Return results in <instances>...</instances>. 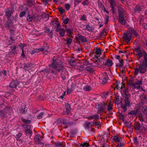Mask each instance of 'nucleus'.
Segmentation results:
<instances>
[{"instance_id":"obj_1","label":"nucleus","mask_w":147,"mask_h":147,"mask_svg":"<svg viewBox=\"0 0 147 147\" xmlns=\"http://www.w3.org/2000/svg\"><path fill=\"white\" fill-rule=\"evenodd\" d=\"M58 57H53L52 59V63L49 66V69L42 70V71L49 73L50 71L51 72L56 75L61 71L65 72V73L67 72L66 69L61 65L58 63Z\"/></svg>"},{"instance_id":"obj_2","label":"nucleus","mask_w":147,"mask_h":147,"mask_svg":"<svg viewBox=\"0 0 147 147\" xmlns=\"http://www.w3.org/2000/svg\"><path fill=\"white\" fill-rule=\"evenodd\" d=\"M51 24L54 25L55 27H57L56 31L57 32H59L60 36L61 37L64 36L65 34V30L63 28H59L60 25L59 23H58L56 21H55L51 22Z\"/></svg>"},{"instance_id":"obj_3","label":"nucleus","mask_w":147,"mask_h":147,"mask_svg":"<svg viewBox=\"0 0 147 147\" xmlns=\"http://www.w3.org/2000/svg\"><path fill=\"white\" fill-rule=\"evenodd\" d=\"M94 61H93V62L91 63H89V62L87 61H85V63L86 65H90V66H97L98 67H100L101 65H100V63L101 61V60L98 59L97 56L94 58Z\"/></svg>"},{"instance_id":"obj_4","label":"nucleus","mask_w":147,"mask_h":147,"mask_svg":"<svg viewBox=\"0 0 147 147\" xmlns=\"http://www.w3.org/2000/svg\"><path fill=\"white\" fill-rule=\"evenodd\" d=\"M125 102L124 105L122 104H121V107L123 109V111L124 112H125L127 110L126 107H129L130 106V104L131 102V101L129 100V98L126 97L124 100Z\"/></svg>"},{"instance_id":"obj_5","label":"nucleus","mask_w":147,"mask_h":147,"mask_svg":"<svg viewBox=\"0 0 147 147\" xmlns=\"http://www.w3.org/2000/svg\"><path fill=\"white\" fill-rule=\"evenodd\" d=\"M123 37L124 41L128 44L131 38V34L128 31L127 33L124 34Z\"/></svg>"},{"instance_id":"obj_6","label":"nucleus","mask_w":147,"mask_h":147,"mask_svg":"<svg viewBox=\"0 0 147 147\" xmlns=\"http://www.w3.org/2000/svg\"><path fill=\"white\" fill-rule=\"evenodd\" d=\"M147 65L145 64L142 63L139 65V69L140 73L141 74H144L146 71Z\"/></svg>"},{"instance_id":"obj_7","label":"nucleus","mask_w":147,"mask_h":147,"mask_svg":"<svg viewBox=\"0 0 147 147\" xmlns=\"http://www.w3.org/2000/svg\"><path fill=\"white\" fill-rule=\"evenodd\" d=\"M119 18H126L127 16V13L123 10H118Z\"/></svg>"},{"instance_id":"obj_8","label":"nucleus","mask_w":147,"mask_h":147,"mask_svg":"<svg viewBox=\"0 0 147 147\" xmlns=\"http://www.w3.org/2000/svg\"><path fill=\"white\" fill-rule=\"evenodd\" d=\"M19 82L17 80L12 81L9 86L11 88H16L17 84L19 83Z\"/></svg>"},{"instance_id":"obj_9","label":"nucleus","mask_w":147,"mask_h":147,"mask_svg":"<svg viewBox=\"0 0 147 147\" xmlns=\"http://www.w3.org/2000/svg\"><path fill=\"white\" fill-rule=\"evenodd\" d=\"M135 50L136 52L137 55H138L140 58L142 57L143 55V51H142L139 48L137 47L135 49Z\"/></svg>"},{"instance_id":"obj_10","label":"nucleus","mask_w":147,"mask_h":147,"mask_svg":"<svg viewBox=\"0 0 147 147\" xmlns=\"http://www.w3.org/2000/svg\"><path fill=\"white\" fill-rule=\"evenodd\" d=\"M65 31H66L68 34L70 35H71L72 34L73 28L71 26H66L65 27Z\"/></svg>"},{"instance_id":"obj_11","label":"nucleus","mask_w":147,"mask_h":147,"mask_svg":"<svg viewBox=\"0 0 147 147\" xmlns=\"http://www.w3.org/2000/svg\"><path fill=\"white\" fill-rule=\"evenodd\" d=\"M54 144L57 147H65V143L63 142H55Z\"/></svg>"},{"instance_id":"obj_12","label":"nucleus","mask_w":147,"mask_h":147,"mask_svg":"<svg viewBox=\"0 0 147 147\" xmlns=\"http://www.w3.org/2000/svg\"><path fill=\"white\" fill-rule=\"evenodd\" d=\"M14 10H6L5 11L6 16L8 18H9L13 14Z\"/></svg>"},{"instance_id":"obj_13","label":"nucleus","mask_w":147,"mask_h":147,"mask_svg":"<svg viewBox=\"0 0 147 147\" xmlns=\"http://www.w3.org/2000/svg\"><path fill=\"white\" fill-rule=\"evenodd\" d=\"M115 58L117 59H118L120 63L119 64V66H123L124 64L123 60L121 59L120 56L119 55H116L115 56Z\"/></svg>"},{"instance_id":"obj_14","label":"nucleus","mask_w":147,"mask_h":147,"mask_svg":"<svg viewBox=\"0 0 147 147\" xmlns=\"http://www.w3.org/2000/svg\"><path fill=\"white\" fill-rule=\"evenodd\" d=\"M61 123L63 125V127L65 128H66L68 127L69 123L65 119H63L61 121Z\"/></svg>"},{"instance_id":"obj_15","label":"nucleus","mask_w":147,"mask_h":147,"mask_svg":"<svg viewBox=\"0 0 147 147\" xmlns=\"http://www.w3.org/2000/svg\"><path fill=\"white\" fill-rule=\"evenodd\" d=\"M30 128H27L25 129L24 130V132L27 136H29L30 137L32 136V132L31 130H30Z\"/></svg>"},{"instance_id":"obj_16","label":"nucleus","mask_w":147,"mask_h":147,"mask_svg":"<svg viewBox=\"0 0 147 147\" xmlns=\"http://www.w3.org/2000/svg\"><path fill=\"white\" fill-rule=\"evenodd\" d=\"M53 31V30H50V28H47L45 31V32L46 33H49V36H50L51 38H53L52 32Z\"/></svg>"},{"instance_id":"obj_17","label":"nucleus","mask_w":147,"mask_h":147,"mask_svg":"<svg viewBox=\"0 0 147 147\" xmlns=\"http://www.w3.org/2000/svg\"><path fill=\"white\" fill-rule=\"evenodd\" d=\"M5 27L7 28H10L12 26V23L11 20L9 19L5 25Z\"/></svg>"},{"instance_id":"obj_18","label":"nucleus","mask_w":147,"mask_h":147,"mask_svg":"<svg viewBox=\"0 0 147 147\" xmlns=\"http://www.w3.org/2000/svg\"><path fill=\"white\" fill-rule=\"evenodd\" d=\"M10 39L12 41H14L16 40V38L14 37L15 32L13 30H10Z\"/></svg>"},{"instance_id":"obj_19","label":"nucleus","mask_w":147,"mask_h":147,"mask_svg":"<svg viewBox=\"0 0 147 147\" xmlns=\"http://www.w3.org/2000/svg\"><path fill=\"white\" fill-rule=\"evenodd\" d=\"M106 31L107 29L105 28H104L100 33L99 36V37L101 38L106 36L107 34Z\"/></svg>"},{"instance_id":"obj_20","label":"nucleus","mask_w":147,"mask_h":147,"mask_svg":"<svg viewBox=\"0 0 147 147\" xmlns=\"http://www.w3.org/2000/svg\"><path fill=\"white\" fill-rule=\"evenodd\" d=\"M43 137L40 136L38 134L36 135L34 137V140L35 141L37 142L41 141Z\"/></svg>"},{"instance_id":"obj_21","label":"nucleus","mask_w":147,"mask_h":147,"mask_svg":"<svg viewBox=\"0 0 147 147\" xmlns=\"http://www.w3.org/2000/svg\"><path fill=\"white\" fill-rule=\"evenodd\" d=\"M125 18H119L118 20L119 22L123 25H125L126 23L125 19Z\"/></svg>"},{"instance_id":"obj_22","label":"nucleus","mask_w":147,"mask_h":147,"mask_svg":"<svg viewBox=\"0 0 147 147\" xmlns=\"http://www.w3.org/2000/svg\"><path fill=\"white\" fill-rule=\"evenodd\" d=\"M78 39L81 41V42H85L86 41V37L83 36L80 34L78 35Z\"/></svg>"},{"instance_id":"obj_23","label":"nucleus","mask_w":147,"mask_h":147,"mask_svg":"<svg viewBox=\"0 0 147 147\" xmlns=\"http://www.w3.org/2000/svg\"><path fill=\"white\" fill-rule=\"evenodd\" d=\"M24 67L25 68H29L31 69V68L33 67V65L31 63H24Z\"/></svg>"},{"instance_id":"obj_24","label":"nucleus","mask_w":147,"mask_h":147,"mask_svg":"<svg viewBox=\"0 0 147 147\" xmlns=\"http://www.w3.org/2000/svg\"><path fill=\"white\" fill-rule=\"evenodd\" d=\"M99 117L98 115H94L90 116L89 117H86V118L90 119H98Z\"/></svg>"},{"instance_id":"obj_25","label":"nucleus","mask_w":147,"mask_h":147,"mask_svg":"<svg viewBox=\"0 0 147 147\" xmlns=\"http://www.w3.org/2000/svg\"><path fill=\"white\" fill-rule=\"evenodd\" d=\"M122 96L123 97H127L128 95V92L127 89H125L122 93Z\"/></svg>"},{"instance_id":"obj_26","label":"nucleus","mask_w":147,"mask_h":147,"mask_svg":"<svg viewBox=\"0 0 147 147\" xmlns=\"http://www.w3.org/2000/svg\"><path fill=\"white\" fill-rule=\"evenodd\" d=\"M112 61L111 60L108 59L106 60V62L105 63V65L108 67H110L112 65Z\"/></svg>"},{"instance_id":"obj_27","label":"nucleus","mask_w":147,"mask_h":147,"mask_svg":"<svg viewBox=\"0 0 147 147\" xmlns=\"http://www.w3.org/2000/svg\"><path fill=\"white\" fill-rule=\"evenodd\" d=\"M110 3L111 8L113 9L115 8V7L116 6V4L114 0H109Z\"/></svg>"},{"instance_id":"obj_28","label":"nucleus","mask_w":147,"mask_h":147,"mask_svg":"<svg viewBox=\"0 0 147 147\" xmlns=\"http://www.w3.org/2000/svg\"><path fill=\"white\" fill-rule=\"evenodd\" d=\"M49 48L48 46H46L45 47H43L41 48L38 49L37 50L38 52L42 51H47Z\"/></svg>"},{"instance_id":"obj_29","label":"nucleus","mask_w":147,"mask_h":147,"mask_svg":"<svg viewBox=\"0 0 147 147\" xmlns=\"http://www.w3.org/2000/svg\"><path fill=\"white\" fill-rule=\"evenodd\" d=\"M94 53H95L97 55H100L101 54V50L100 49L98 48H96L94 50Z\"/></svg>"},{"instance_id":"obj_30","label":"nucleus","mask_w":147,"mask_h":147,"mask_svg":"<svg viewBox=\"0 0 147 147\" xmlns=\"http://www.w3.org/2000/svg\"><path fill=\"white\" fill-rule=\"evenodd\" d=\"M6 114L3 110H0V117L1 119H3L5 117Z\"/></svg>"},{"instance_id":"obj_31","label":"nucleus","mask_w":147,"mask_h":147,"mask_svg":"<svg viewBox=\"0 0 147 147\" xmlns=\"http://www.w3.org/2000/svg\"><path fill=\"white\" fill-rule=\"evenodd\" d=\"M140 124L139 123L137 122L134 124L135 129L137 130H139L140 129Z\"/></svg>"},{"instance_id":"obj_32","label":"nucleus","mask_w":147,"mask_h":147,"mask_svg":"<svg viewBox=\"0 0 147 147\" xmlns=\"http://www.w3.org/2000/svg\"><path fill=\"white\" fill-rule=\"evenodd\" d=\"M90 67H90H86L85 70L86 71L90 73H93L94 72V70L92 68Z\"/></svg>"},{"instance_id":"obj_33","label":"nucleus","mask_w":147,"mask_h":147,"mask_svg":"<svg viewBox=\"0 0 147 147\" xmlns=\"http://www.w3.org/2000/svg\"><path fill=\"white\" fill-rule=\"evenodd\" d=\"M65 106L66 112L68 113L69 112L71 109V106L67 103L65 104Z\"/></svg>"},{"instance_id":"obj_34","label":"nucleus","mask_w":147,"mask_h":147,"mask_svg":"<svg viewBox=\"0 0 147 147\" xmlns=\"http://www.w3.org/2000/svg\"><path fill=\"white\" fill-rule=\"evenodd\" d=\"M129 32L131 33V35L132 34H134L135 36H137L138 35V33L134 29H131Z\"/></svg>"},{"instance_id":"obj_35","label":"nucleus","mask_w":147,"mask_h":147,"mask_svg":"<svg viewBox=\"0 0 147 147\" xmlns=\"http://www.w3.org/2000/svg\"><path fill=\"white\" fill-rule=\"evenodd\" d=\"M41 17L42 18H46L47 19V20L49 19V15L48 14H47L45 13H42L41 15Z\"/></svg>"},{"instance_id":"obj_36","label":"nucleus","mask_w":147,"mask_h":147,"mask_svg":"<svg viewBox=\"0 0 147 147\" xmlns=\"http://www.w3.org/2000/svg\"><path fill=\"white\" fill-rule=\"evenodd\" d=\"M97 106L98 107V108L99 109L100 111H103V110H104L102 104L100 103L98 104Z\"/></svg>"},{"instance_id":"obj_37","label":"nucleus","mask_w":147,"mask_h":147,"mask_svg":"<svg viewBox=\"0 0 147 147\" xmlns=\"http://www.w3.org/2000/svg\"><path fill=\"white\" fill-rule=\"evenodd\" d=\"M138 113V110L137 109L135 111H132L128 113L129 115H134V114L135 115H136Z\"/></svg>"},{"instance_id":"obj_38","label":"nucleus","mask_w":147,"mask_h":147,"mask_svg":"<svg viewBox=\"0 0 147 147\" xmlns=\"http://www.w3.org/2000/svg\"><path fill=\"white\" fill-rule=\"evenodd\" d=\"M62 72L61 74V76L62 78V79L63 80H65L66 79V77L65 76V74H66L67 73V71L66 70V71L67 72H66L65 73V72L64 71H61Z\"/></svg>"},{"instance_id":"obj_39","label":"nucleus","mask_w":147,"mask_h":147,"mask_svg":"<svg viewBox=\"0 0 147 147\" xmlns=\"http://www.w3.org/2000/svg\"><path fill=\"white\" fill-rule=\"evenodd\" d=\"M69 63L71 66H74L75 65V60L74 59H71Z\"/></svg>"},{"instance_id":"obj_40","label":"nucleus","mask_w":147,"mask_h":147,"mask_svg":"<svg viewBox=\"0 0 147 147\" xmlns=\"http://www.w3.org/2000/svg\"><path fill=\"white\" fill-rule=\"evenodd\" d=\"M112 109V105L110 102L107 106V111H109Z\"/></svg>"},{"instance_id":"obj_41","label":"nucleus","mask_w":147,"mask_h":147,"mask_svg":"<svg viewBox=\"0 0 147 147\" xmlns=\"http://www.w3.org/2000/svg\"><path fill=\"white\" fill-rule=\"evenodd\" d=\"M22 120L24 123L26 124H29L30 123L31 121L29 120H27L25 119L22 118Z\"/></svg>"},{"instance_id":"obj_42","label":"nucleus","mask_w":147,"mask_h":147,"mask_svg":"<svg viewBox=\"0 0 147 147\" xmlns=\"http://www.w3.org/2000/svg\"><path fill=\"white\" fill-rule=\"evenodd\" d=\"M81 147H89V144L87 142H84L83 144H81L80 146Z\"/></svg>"},{"instance_id":"obj_43","label":"nucleus","mask_w":147,"mask_h":147,"mask_svg":"<svg viewBox=\"0 0 147 147\" xmlns=\"http://www.w3.org/2000/svg\"><path fill=\"white\" fill-rule=\"evenodd\" d=\"M91 89V88L89 86H86L84 88V90L86 91H90Z\"/></svg>"},{"instance_id":"obj_44","label":"nucleus","mask_w":147,"mask_h":147,"mask_svg":"<svg viewBox=\"0 0 147 147\" xmlns=\"http://www.w3.org/2000/svg\"><path fill=\"white\" fill-rule=\"evenodd\" d=\"M10 109V108L9 106H6L4 108L3 111L4 112H5L6 114V113L9 112Z\"/></svg>"},{"instance_id":"obj_45","label":"nucleus","mask_w":147,"mask_h":147,"mask_svg":"<svg viewBox=\"0 0 147 147\" xmlns=\"http://www.w3.org/2000/svg\"><path fill=\"white\" fill-rule=\"evenodd\" d=\"M128 84L129 86H135V84L133 82V81L132 80H129L128 82Z\"/></svg>"},{"instance_id":"obj_46","label":"nucleus","mask_w":147,"mask_h":147,"mask_svg":"<svg viewBox=\"0 0 147 147\" xmlns=\"http://www.w3.org/2000/svg\"><path fill=\"white\" fill-rule=\"evenodd\" d=\"M140 99L142 100H145L146 99V97L145 95L144 94H141L140 96Z\"/></svg>"},{"instance_id":"obj_47","label":"nucleus","mask_w":147,"mask_h":147,"mask_svg":"<svg viewBox=\"0 0 147 147\" xmlns=\"http://www.w3.org/2000/svg\"><path fill=\"white\" fill-rule=\"evenodd\" d=\"M44 113L43 112H41L40 114H39L37 117V118L38 119H40L42 117L43 115H44Z\"/></svg>"},{"instance_id":"obj_48","label":"nucleus","mask_w":147,"mask_h":147,"mask_svg":"<svg viewBox=\"0 0 147 147\" xmlns=\"http://www.w3.org/2000/svg\"><path fill=\"white\" fill-rule=\"evenodd\" d=\"M85 127L86 128L88 129H89L90 127V122H86L85 123Z\"/></svg>"},{"instance_id":"obj_49","label":"nucleus","mask_w":147,"mask_h":147,"mask_svg":"<svg viewBox=\"0 0 147 147\" xmlns=\"http://www.w3.org/2000/svg\"><path fill=\"white\" fill-rule=\"evenodd\" d=\"M142 80H138V82H136V83L135 84V86L136 85H142Z\"/></svg>"},{"instance_id":"obj_50","label":"nucleus","mask_w":147,"mask_h":147,"mask_svg":"<svg viewBox=\"0 0 147 147\" xmlns=\"http://www.w3.org/2000/svg\"><path fill=\"white\" fill-rule=\"evenodd\" d=\"M27 112V110H26L25 108H24L21 109L20 110V113L22 114H25Z\"/></svg>"},{"instance_id":"obj_51","label":"nucleus","mask_w":147,"mask_h":147,"mask_svg":"<svg viewBox=\"0 0 147 147\" xmlns=\"http://www.w3.org/2000/svg\"><path fill=\"white\" fill-rule=\"evenodd\" d=\"M135 69V73L134 74L135 75H137L138 72L140 71L139 68L136 67L134 68Z\"/></svg>"},{"instance_id":"obj_52","label":"nucleus","mask_w":147,"mask_h":147,"mask_svg":"<svg viewBox=\"0 0 147 147\" xmlns=\"http://www.w3.org/2000/svg\"><path fill=\"white\" fill-rule=\"evenodd\" d=\"M109 16L107 15H106L105 18V24H107L109 21Z\"/></svg>"},{"instance_id":"obj_53","label":"nucleus","mask_w":147,"mask_h":147,"mask_svg":"<svg viewBox=\"0 0 147 147\" xmlns=\"http://www.w3.org/2000/svg\"><path fill=\"white\" fill-rule=\"evenodd\" d=\"M114 140L116 142H120L119 139V137L117 136H115L113 137Z\"/></svg>"},{"instance_id":"obj_54","label":"nucleus","mask_w":147,"mask_h":147,"mask_svg":"<svg viewBox=\"0 0 147 147\" xmlns=\"http://www.w3.org/2000/svg\"><path fill=\"white\" fill-rule=\"evenodd\" d=\"M86 29L89 31L92 32V28L89 25H87L86 26Z\"/></svg>"},{"instance_id":"obj_55","label":"nucleus","mask_w":147,"mask_h":147,"mask_svg":"<svg viewBox=\"0 0 147 147\" xmlns=\"http://www.w3.org/2000/svg\"><path fill=\"white\" fill-rule=\"evenodd\" d=\"M72 40L70 38H66V42L67 44V45L70 44Z\"/></svg>"},{"instance_id":"obj_56","label":"nucleus","mask_w":147,"mask_h":147,"mask_svg":"<svg viewBox=\"0 0 147 147\" xmlns=\"http://www.w3.org/2000/svg\"><path fill=\"white\" fill-rule=\"evenodd\" d=\"M133 141L134 144L135 145H137L138 143V142L137 141V138L136 137L134 138Z\"/></svg>"},{"instance_id":"obj_57","label":"nucleus","mask_w":147,"mask_h":147,"mask_svg":"<svg viewBox=\"0 0 147 147\" xmlns=\"http://www.w3.org/2000/svg\"><path fill=\"white\" fill-rule=\"evenodd\" d=\"M69 20V19L67 18L64 20L63 22L65 24H67Z\"/></svg>"},{"instance_id":"obj_58","label":"nucleus","mask_w":147,"mask_h":147,"mask_svg":"<svg viewBox=\"0 0 147 147\" xmlns=\"http://www.w3.org/2000/svg\"><path fill=\"white\" fill-rule=\"evenodd\" d=\"M22 127L24 128H30L31 125L24 124L22 125Z\"/></svg>"},{"instance_id":"obj_59","label":"nucleus","mask_w":147,"mask_h":147,"mask_svg":"<svg viewBox=\"0 0 147 147\" xmlns=\"http://www.w3.org/2000/svg\"><path fill=\"white\" fill-rule=\"evenodd\" d=\"M28 18L27 19L29 21H31L32 19H33V17L32 16H31L29 15L27 17Z\"/></svg>"},{"instance_id":"obj_60","label":"nucleus","mask_w":147,"mask_h":147,"mask_svg":"<svg viewBox=\"0 0 147 147\" xmlns=\"http://www.w3.org/2000/svg\"><path fill=\"white\" fill-rule=\"evenodd\" d=\"M35 20L37 22L40 21L41 19V18L39 16H36L35 18Z\"/></svg>"},{"instance_id":"obj_61","label":"nucleus","mask_w":147,"mask_h":147,"mask_svg":"<svg viewBox=\"0 0 147 147\" xmlns=\"http://www.w3.org/2000/svg\"><path fill=\"white\" fill-rule=\"evenodd\" d=\"M25 14V13L24 11H22L20 13L19 16L20 17H23Z\"/></svg>"},{"instance_id":"obj_62","label":"nucleus","mask_w":147,"mask_h":147,"mask_svg":"<svg viewBox=\"0 0 147 147\" xmlns=\"http://www.w3.org/2000/svg\"><path fill=\"white\" fill-rule=\"evenodd\" d=\"M65 7L67 9H69L70 8V5L69 3H67L65 5Z\"/></svg>"},{"instance_id":"obj_63","label":"nucleus","mask_w":147,"mask_h":147,"mask_svg":"<svg viewBox=\"0 0 147 147\" xmlns=\"http://www.w3.org/2000/svg\"><path fill=\"white\" fill-rule=\"evenodd\" d=\"M88 1L87 0H86L83 1L82 3V4L84 5H88Z\"/></svg>"},{"instance_id":"obj_64","label":"nucleus","mask_w":147,"mask_h":147,"mask_svg":"<svg viewBox=\"0 0 147 147\" xmlns=\"http://www.w3.org/2000/svg\"><path fill=\"white\" fill-rule=\"evenodd\" d=\"M123 144L120 143L118 144L116 146V147H123Z\"/></svg>"}]
</instances>
